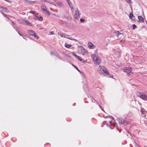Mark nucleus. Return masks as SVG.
Returning <instances> with one entry per match:
<instances>
[{"mask_svg": "<svg viewBox=\"0 0 147 147\" xmlns=\"http://www.w3.org/2000/svg\"><path fill=\"white\" fill-rule=\"evenodd\" d=\"M50 54L51 55H54V53L53 52H51Z\"/></svg>", "mask_w": 147, "mask_h": 147, "instance_id": "58836bf2", "label": "nucleus"}, {"mask_svg": "<svg viewBox=\"0 0 147 147\" xmlns=\"http://www.w3.org/2000/svg\"><path fill=\"white\" fill-rule=\"evenodd\" d=\"M129 18L130 19H131L133 20L135 19L134 17V16L133 13H130L129 14Z\"/></svg>", "mask_w": 147, "mask_h": 147, "instance_id": "ddd939ff", "label": "nucleus"}, {"mask_svg": "<svg viewBox=\"0 0 147 147\" xmlns=\"http://www.w3.org/2000/svg\"><path fill=\"white\" fill-rule=\"evenodd\" d=\"M25 23L27 25H30V24L28 21H26H26L25 20Z\"/></svg>", "mask_w": 147, "mask_h": 147, "instance_id": "a878e982", "label": "nucleus"}, {"mask_svg": "<svg viewBox=\"0 0 147 147\" xmlns=\"http://www.w3.org/2000/svg\"><path fill=\"white\" fill-rule=\"evenodd\" d=\"M65 38H66L68 39H70L71 40H74L75 41H77V40L75 39V38H73L72 37H70L69 36L66 35V37H65Z\"/></svg>", "mask_w": 147, "mask_h": 147, "instance_id": "1a4fd4ad", "label": "nucleus"}, {"mask_svg": "<svg viewBox=\"0 0 147 147\" xmlns=\"http://www.w3.org/2000/svg\"><path fill=\"white\" fill-rule=\"evenodd\" d=\"M67 1L68 4L71 3L69 0H67Z\"/></svg>", "mask_w": 147, "mask_h": 147, "instance_id": "c756f323", "label": "nucleus"}, {"mask_svg": "<svg viewBox=\"0 0 147 147\" xmlns=\"http://www.w3.org/2000/svg\"><path fill=\"white\" fill-rule=\"evenodd\" d=\"M34 18L36 19H37L38 20L40 21H41L43 20L42 17L40 16H37V15H36V16H35Z\"/></svg>", "mask_w": 147, "mask_h": 147, "instance_id": "9d476101", "label": "nucleus"}, {"mask_svg": "<svg viewBox=\"0 0 147 147\" xmlns=\"http://www.w3.org/2000/svg\"><path fill=\"white\" fill-rule=\"evenodd\" d=\"M5 16L7 18H8V15H5Z\"/></svg>", "mask_w": 147, "mask_h": 147, "instance_id": "ea45409f", "label": "nucleus"}, {"mask_svg": "<svg viewBox=\"0 0 147 147\" xmlns=\"http://www.w3.org/2000/svg\"><path fill=\"white\" fill-rule=\"evenodd\" d=\"M105 117V118H110L112 120H113L114 119V118L112 116H110V115L106 116Z\"/></svg>", "mask_w": 147, "mask_h": 147, "instance_id": "6ab92c4d", "label": "nucleus"}, {"mask_svg": "<svg viewBox=\"0 0 147 147\" xmlns=\"http://www.w3.org/2000/svg\"><path fill=\"white\" fill-rule=\"evenodd\" d=\"M43 1L49 3L51 4H53L55 6H56V5L55 4H54L52 2H51L49 0H43Z\"/></svg>", "mask_w": 147, "mask_h": 147, "instance_id": "f3484780", "label": "nucleus"}, {"mask_svg": "<svg viewBox=\"0 0 147 147\" xmlns=\"http://www.w3.org/2000/svg\"><path fill=\"white\" fill-rule=\"evenodd\" d=\"M72 54L76 58L77 57L78 55H76V54L74 53V52L73 53H72Z\"/></svg>", "mask_w": 147, "mask_h": 147, "instance_id": "7c9ffc66", "label": "nucleus"}, {"mask_svg": "<svg viewBox=\"0 0 147 147\" xmlns=\"http://www.w3.org/2000/svg\"><path fill=\"white\" fill-rule=\"evenodd\" d=\"M57 4L58 5H62V3L61 2H58L57 3Z\"/></svg>", "mask_w": 147, "mask_h": 147, "instance_id": "393cba45", "label": "nucleus"}, {"mask_svg": "<svg viewBox=\"0 0 147 147\" xmlns=\"http://www.w3.org/2000/svg\"><path fill=\"white\" fill-rule=\"evenodd\" d=\"M136 25L133 24L132 25L133 29L134 30L136 28Z\"/></svg>", "mask_w": 147, "mask_h": 147, "instance_id": "b1692460", "label": "nucleus"}, {"mask_svg": "<svg viewBox=\"0 0 147 147\" xmlns=\"http://www.w3.org/2000/svg\"><path fill=\"white\" fill-rule=\"evenodd\" d=\"M76 58H77L78 60L81 61L82 63H84V62H86V60L85 61H84L82 59V58L81 57H80L78 56L77 57H76Z\"/></svg>", "mask_w": 147, "mask_h": 147, "instance_id": "f8f14e48", "label": "nucleus"}, {"mask_svg": "<svg viewBox=\"0 0 147 147\" xmlns=\"http://www.w3.org/2000/svg\"><path fill=\"white\" fill-rule=\"evenodd\" d=\"M25 20H21L19 21L20 23H25Z\"/></svg>", "mask_w": 147, "mask_h": 147, "instance_id": "5701e85b", "label": "nucleus"}, {"mask_svg": "<svg viewBox=\"0 0 147 147\" xmlns=\"http://www.w3.org/2000/svg\"><path fill=\"white\" fill-rule=\"evenodd\" d=\"M67 1V0H66Z\"/></svg>", "mask_w": 147, "mask_h": 147, "instance_id": "a19ab883", "label": "nucleus"}, {"mask_svg": "<svg viewBox=\"0 0 147 147\" xmlns=\"http://www.w3.org/2000/svg\"><path fill=\"white\" fill-rule=\"evenodd\" d=\"M122 69L127 74L130 75L132 73L131 68L130 67H124Z\"/></svg>", "mask_w": 147, "mask_h": 147, "instance_id": "20e7f679", "label": "nucleus"}, {"mask_svg": "<svg viewBox=\"0 0 147 147\" xmlns=\"http://www.w3.org/2000/svg\"><path fill=\"white\" fill-rule=\"evenodd\" d=\"M138 18L139 19L140 21H141V22H143L144 21V19L143 18H142L141 16H138Z\"/></svg>", "mask_w": 147, "mask_h": 147, "instance_id": "2eb2a0df", "label": "nucleus"}, {"mask_svg": "<svg viewBox=\"0 0 147 147\" xmlns=\"http://www.w3.org/2000/svg\"><path fill=\"white\" fill-rule=\"evenodd\" d=\"M60 35L61 37L64 38L66 37V34L64 33H62Z\"/></svg>", "mask_w": 147, "mask_h": 147, "instance_id": "412c9836", "label": "nucleus"}, {"mask_svg": "<svg viewBox=\"0 0 147 147\" xmlns=\"http://www.w3.org/2000/svg\"><path fill=\"white\" fill-rule=\"evenodd\" d=\"M65 46L66 48H69L71 46V45L68 44H65Z\"/></svg>", "mask_w": 147, "mask_h": 147, "instance_id": "aec40b11", "label": "nucleus"}, {"mask_svg": "<svg viewBox=\"0 0 147 147\" xmlns=\"http://www.w3.org/2000/svg\"><path fill=\"white\" fill-rule=\"evenodd\" d=\"M75 12L74 16V18L76 19H78V17L80 16L79 11L78 8H76L75 10Z\"/></svg>", "mask_w": 147, "mask_h": 147, "instance_id": "423d86ee", "label": "nucleus"}, {"mask_svg": "<svg viewBox=\"0 0 147 147\" xmlns=\"http://www.w3.org/2000/svg\"><path fill=\"white\" fill-rule=\"evenodd\" d=\"M30 13H32L34 15H35V16L37 15L38 14V13H36V11H30Z\"/></svg>", "mask_w": 147, "mask_h": 147, "instance_id": "dca6fc26", "label": "nucleus"}, {"mask_svg": "<svg viewBox=\"0 0 147 147\" xmlns=\"http://www.w3.org/2000/svg\"><path fill=\"white\" fill-rule=\"evenodd\" d=\"M98 70L100 73H102L105 74H108V71L106 70V69L103 66H99L98 68Z\"/></svg>", "mask_w": 147, "mask_h": 147, "instance_id": "f257e3e1", "label": "nucleus"}, {"mask_svg": "<svg viewBox=\"0 0 147 147\" xmlns=\"http://www.w3.org/2000/svg\"><path fill=\"white\" fill-rule=\"evenodd\" d=\"M2 10L4 11L5 12H7V8H4V7H2Z\"/></svg>", "mask_w": 147, "mask_h": 147, "instance_id": "4be33fe9", "label": "nucleus"}, {"mask_svg": "<svg viewBox=\"0 0 147 147\" xmlns=\"http://www.w3.org/2000/svg\"><path fill=\"white\" fill-rule=\"evenodd\" d=\"M141 112L142 114H145L146 112V111L143 108H141Z\"/></svg>", "mask_w": 147, "mask_h": 147, "instance_id": "a211bd4d", "label": "nucleus"}, {"mask_svg": "<svg viewBox=\"0 0 147 147\" xmlns=\"http://www.w3.org/2000/svg\"><path fill=\"white\" fill-rule=\"evenodd\" d=\"M91 57L95 64H99L100 63L101 60L98 56L94 55H91Z\"/></svg>", "mask_w": 147, "mask_h": 147, "instance_id": "f03ea898", "label": "nucleus"}, {"mask_svg": "<svg viewBox=\"0 0 147 147\" xmlns=\"http://www.w3.org/2000/svg\"><path fill=\"white\" fill-rule=\"evenodd\" d=\"M41 9L43 11V12L47 14L48 15L50 14L49 11L47 10V7L45 5L42 4L41 6Z\"/></svg>", "mask_w": 147, "mask_h": 147, "instance_id": "39448f33", "label": "nucleus"}, {"mask_svg": "<svg viewBox=\"0 0 147 147\" xmlns=\"http://www.w3.org/2000/svg\"><path fill=\"white\" fill-rule=\"evenodd\" d=\"M118 121L119 122V123L120 125L121 124H123V123L124 121V120H123L120 119H118Z\"/></svg>", "mask_w": 147, "mask_h": 147, "instance_id": "4468645a", "label": "nucleus"}, {"mask_svg": "<svg viewBox=\"0 0 147 147\" xmlns=\"http://www.w3.org/2000/svg\"><path fill=\"white\" fill-rule=\"evenodd\" d=\"M34 37L36 38V39H38V37L35 34L33 35Z\"/></svg>", "mask_w": 147, "mask_h": 147, "instance_id": "bb28decb", "label": "nucleus"}, {"mask_svg": "<svg viewBox=\"0 0 147 147\" xmlns=\"http://www.w3.org/2000/svg\"><path fill=\"white\" fill-rule=\"evenodd\" d=\"M80 22L82 23H84L85 21V20L83 19H80Z\"/></svg>", "mask_w": 147, "mask_h": 147, "instance_id": "cd10ccee", "label": "nucleus"}, {"mask_svg": "<svg viewBox=\"0 0 147 147\" xmlns=\"http://www.w3.org/2000/svg\"><path fill=\"white\" fill-rule=\"evenodd\" d=\"M88 46L90 49H94L96 47V46L94 45L90 42H88Z\"/></svg>", "mask_w": 147, "mask_h": 147, "instance_id": "0eeeda50", "label": "nucleus"}, {"mask_svg": "<svg viewBox=\"0 0 147 147\" xmlns=\"http://www.w3.org/2000/svg\"><path fill=\"white\" fill-rule=\"evenodd\" d=\"M70 8L71 9L72 12H73V10H74L73 7V6L70 7Z\"/></svg>", "mask_w": 147, "mask_h": 147, "instance_id": "2f4dec72", "label": "nucleus"}, {"mask_svg": "<svg viewBox=\"0 0 147 147\" xmlns=\"http://www.w3.org/2000/svg\"><path fill=\"white\" fill-rule=\"evenodd\" d=\"M50 34H51V35H53V34H54V33L53 32H51Z\"/></svg>", "mask_w": 147, "mask_h": 147, "instance_id": "c9c22d12", "label": "nucleus"}, {"mask_svg": "<svg viewBox=\"0 0 147 147\" xmlns=\"http://www.w3.org/2000/svg\"><path fill=\"white\" fill-rule=\"evenodd\" d=\"M137 96L142 100L147 101V94L143 92H138L137 94Z\"/></svg>", "mask_w": 147, "mask_h": 147, "instance_id": "7ed1b4c3", "label": "nucleus"}, {"mask_svg": "<svg viewBox=\"0 0 147 147\" xmlns=\"http://www.w3.org/2000/svg\"><path fill=\"white\" fill-rule=\"evenodd\" d=\"M120 53V52H119V51H117V52H116V54H118V55H119V54Z\"/></svg>", "mask_w": 147, "mask_h": 147, "instance_id": "e433bc0d", "label": "nucleus"}, {"mask_svg": "<svg viewBox=\"0 0 147 147\" xmlns=\"http://www.w3.org/2000/svg\"><path fill=\"white\" fill-rule=\"evenodd\" d=\"M126 2L128 3H130L131 2V0H125Z\"/></svg>", "mask_w": 147, "mask_h": 147, "instance_id": "c85d7f7f", "label": "nucleus"}, {"mask_svg": "<svg viewBox=\"0 0 147 147\" xmlns=\"http://www.w3.org/2000/svg\"><path fill=\"white\" fill-rule=\"evenodd\" d=\"M69 6L70 7H71L73 6V5L72 4V3H70V4H69Z\"/></svg>", "mask_w": 147, "mask_h": 147, "instance_id": "72a5a7b5", "label": "nucleus"}, {"mask_svg": "<svg viewBox=\"0 0 147 147\" xmlns=\"http://www.w3.org/2000/svg\"><path fill=\"white\" fill-rule=\"evenodd\" d=\"M28 32L31 36H33L35 34L34 32L32 30H28Z\"/></svg>", "mask_w": 147, "mask_h": 147, "instance_id": "9b49d317", "label": "nucleus"}, {"mask_svg": "<svg viewBox=\"0 0 147 147\" xmlns=\"http://www.w3.org/2000/svg\"><path fill=\"white\" fill-rule=\"evenodd\" d=\"M75 67L76 68V69L77 70L79 71H80V70L78 69V68H77V67Z\"/></svg>", "mask_w": 147, "mask_h": 147, "instance_id": "4c0bfd02", "label": "nucleus"}, {"mask_svg": "<svg viewBox=\"0 0 147 147\" xmlns=\"http://www.w3.org/2000/svg\"><path fill=\"white\" fill-rule=\"evenodd\" d=\"M116 34L118 36L119 34H120L119 32L118 31H117Z\"/></svg>", "mask_w": 147, "mask_h": 147, "instance_id": "473e14b6", "label": "nucleus"}, {"mask_svg": "<svg viewBox=\"0 0 147 147\" xmlns=\"http://www.w3.org/2000/svg\"><path fill=\"white\" fill-rule=\"evenodd\" d=\"M17 31V32H18V33L21 36H22V37H23V35L22 34H21L20 33H19V32H18Z\"/></svg>", "mask_w": 147, "mask_h": 147, "instance_id": "f704fd0d", "label": "nucleus"}, {"mask_svg": "<svg viewBox=\"0 0 147 147\" xmlns=\"http://www.w3.org/2000/svg\"><path fill=\"white\" fill-rule=\"evenodd\" d=\"M79 47L80 48L81 51L82 53H85L87 52V51L82 46H79Z\"/></svg>", "mask_w": 147, "mask_h": 147, "instance_id": "6e6552de", "label": "nucleus"}]
</instances>
